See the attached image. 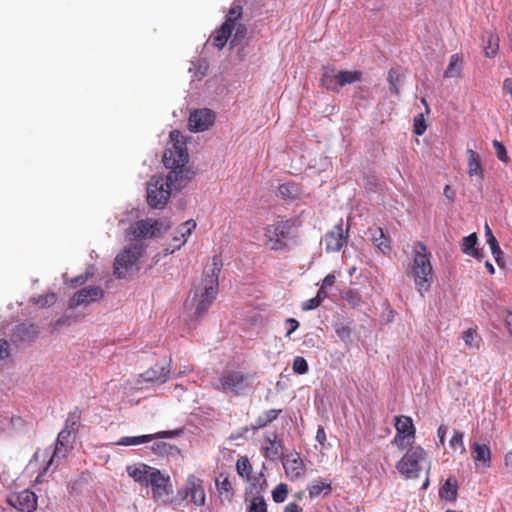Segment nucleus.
<instances>
[{
  "mask_svg": "<svg viewBox=\"0 0 512 512\" xmlns=\"http://www.w3.org/2000/svg\"><path fill=\"white\" fill-rule=\"evenodd\" d=\"M170 144L163 155V163L170 172L164 178L154 175L147 183V203L155 209L163 208L172 190L184 188L193 178L194 172L186 167L189 155L184 136L178 130L169 134Z\"/></svg>",
  "mask_w": 512,
  "mask_h": 512,
  "instance_id": "f257e3e1",
  "label": "nucleus"
},
{
  "mask_svg": "<svg viewBox=\"0 0 512 512\" xmlns=\"http://www.w3.org/2000/svg\"><path fill=\"white\" fill-rule=\"evenodd\" d=\"M221 257L215 255L203 273L201 280L190 290L184 306L192 311L196 319L201 318L217 297L219 288V274L222 268Z\"/></svg>",
  "mask_w": 512,
  "mask_h": 512,
  "instance_id": "f03ea898",
  "label": "nucleus"
},
{
  "mask_svg": "<svg viewBox=\"0 0 512 512\" xmlns=\"http://www.w3.org/2000/svg\"><path fill=\"white\" fill-rule=\"evenodd\" d=\"M172 224L167 218H146L138 220L125 230V237L130 243H143L162 237Z\"/></svg>",
  "mask_w": 512,
  "mask_h": 512,
  "instance_id": "7ed1b4c3",
  "label": "nucleus"
},
{
  "mask_svg": "<svg viewBox=\"0 0 512 512\" xmlns=\"http://www.w3.org/2000/svg\"><path fill=\"white\" fill-rule=\"evenodd\" d=\"M411 276L413 277L417 291L423 295L432 284L433 270L430 261V254L422 242H418L413 249V263L411 267Z\"/></svg>",
  "mask_w": 512,
  "mask_h": 512,
  "instance_id": "20e7f679",
  "label": "nucleus"
},
{
  "mask_svg": "<svg viewBox=\"0 0 512 512\" xmlns=\"http://www.w3.org/2000/svg\"><path fill=\"white\" fill-rule=\"evenodd\" d=\"M147 245L143 243H130L120 252L114 261V275L119 278H126L134 273L138 262L143 256Z\"/></svg>",
  "mask_w": 512,
  "mask_h": 512,
  "instance_id": "39448f33",
  "label": "nucleus"
},
{
  "mask_svg": "<svg viewBox=\"0 0 512 512\" xmlns=\"http://www.w3.org/2000/svg\"><path fill=\"white\" fill-rule=\"evenodd\" d=\"M252 375L240 371H224L213 387L223 393L239 395L251 386Z\"/></svg>",
  "mask_w": 512,
  "mask_h": 512,
  "instance_id": "423d86ee",
  "label": "nucleus"
},
{
  "mask_svg": "<svg viewBox=\"0 0 512 512\" xmlns=\"http://www.w3.org/2000/svg\"><path fill=\"white\" fill-rule=\"evenodd\" d=\"M293 223L290 220H279L265 228V245L271 250H282L292 237Z\"/></svg>",
  "mask_w": 512,
  "mask_h": 512,
  "instance_id": "0eeeda50",
  "label": "nucleus"
},
{
  "mask_svg": "<svg viewBox=\"0 0 512 512\" xmlns=\"http://www.w3.org/2000/svg\"><path fill=\"white\" fill-rule=\"evenodd\" d=\"M148 487L151 489V497L155 502L163 505L176 504L177 500L173 497L169 475L158 469L150 479Z\"/></svg>",
  "mask_w": 512,
  "mask_h": 512,
  "instance_id": "6e6552de",
  "label": "nucleus"
},
{
  "mask_svg": "<svg viewBox=\"0 0 512 512\" xmlns=\"http://www.w3.org/2000/svg\"><path fill=\"white\" fill-rule=\"evenodd\" d=\"M426 453L420 446L410 447L397 463L399 473L407 478H417L421 472V463L425 460Z\"/></svg>",
  "mask_w": 512,
  "mask_h": 512,
  "instance_id": "1a4fd4ad",
  "label": "nucleus"
},
{
  "mask_svg": "<svg viewBox=\"0 0 512 512\" xmlns=\"http://www.w3.org/2000/svg\"><path fill=\"white\" fill-rule=\"evenodd\" d=\"M72 448L64 447V445L56 444L55 446L48 447L42 454V461L45 463L40 471L37 481L41 482L40 478L45 476L49 471L56 470L67 458Z\"/></svg>",
  "mask_w": 512,
  "mask_h": 512,
  "instance_id": "9d476101",
  "label": "nucleus"
},
{
  "mask_svg": "<svg viewBox=\"0 0 512 512\" xmlns=\"http://www.w3.org/2000/svg\"><path fill=\"white\" fill-rule=\"evenodd\" d=\"M171 377V360L165 363H156L154 366L146 370L136 380L133 389H144V383L156 382L159 384L167 382Z\"/></svg>",
  "mask_w": 512,
  "mask_h": 512,
  "instance_id": "9b49d317",
  "label": "nucleus"
},
{
  "mask_svg": "<svg viewBox=\"0 0 512 512\" xmlns=\"http://www.w3.org/2000/svg\"><path fill=\"white\" fill-rule=\"evenodd\" d=\"M180 501L190 498V501L197 507L205 505L206 495L203 482L195 475H189L185 485L179 491Z\"/></svg>",
  "mask_w": 512,
  "mask_h": 512,
  "instance_id": "f8f14e48",
  "label": "nucleus"
},
{
  "mask_svg": "<svg viewBox=\"0 0 512 512\" xmlns=\"http://www.w3.org/2000/svg\"><path fill=\"white\" fill-rule=\"evenodd\" d=\"M104 294L105 292L100 286H86L70 298L69 307L76 308L81 305L97 302L104 297Z\"/></svg>",
  "mask_w": 512,
  "mask_h": 512,
  "instance_id": "ddd939ff",
  "label": "nucleus"
},
{
  "mask_svg": "<svg viewBox=\"0 0 512 512\" xmlns=\"http://www.w3.org/2000/svg\"><path fill=\"white\" fill-rule=\"evenodd\" d=\"M283 440L279 439L276 431L266 432L261 443V450L265 459L275 461L282 457Z\"/></svg>",
  "mask_w": 512,
  "mask_h": 512,
  "instance_id": "4468645a",
  "label": "nucleus"
},
{
  "mask_svg": "<svg viewBox=\"0 0 512 512\" xmlns=\"http://www.w3.org/2000/svg\"><path fill=\"white\" fill-rule=\"evenodd\" d=\"M395 428L397 431L394 438L395 443L401 448L406 447L415 436L412 419L408 416H397L395 418Z\"/></svg>",
  "mask_w": 512,
  "mask_h": 512,
  "instance_id": "2eb2a0df",
  "label": "nucleus"
},
{
  "mask_svg": "<svg viewBox=\"0 0 512 512\" xmlns=\"http://www.w3.org/2000/svg\"><path fill=\"white\" fill-rule=\"evenodd\" d=\"M7 501L21 512H33L37 507V496L29 489L9 495Z\"/></svg>",
  "mask_w": 512,
  "mask_h": 512,
  "instance_id": "dca6fc26",
  "label": "nucleus"
},
{
  "mask_svg": "<svg viewBox=\"0 0 512 512\" xmlns=\"http://www.w3.org/2000/svg\"><path fill=\"white\" fill-rule=\"evenodd\" d=\"M348 229H343L342 220L333 229L325 234L324 243L327 252H338L348 241Z\"/></svg>",
  "mask_w": 512,
  "mask_h": 512,
  "instance_id": "f3484780",
  "label": "nucleus"
},
{
  "mask_svg": "<svg viewBox=\"0 0 512 512\" xmlns=\"http://www.w3.org/2000/svg\"><path fill=\"white\" fill-rule=\"evenodd\" d=\"M282 465L286 476L294 481L302 478L305 474V465L299 453L290 452L281 457Z\"/></svg>",
  "mask_w": 512,
  "mask_h": 512,
  "instance_id": "a211bd4d",
  "label": "nucleus"
},
{
  "mask_svg": "<svg viewBox=\"0 0 512 512\" xmlns=\"http://www.w3.org/2000/svg\"><path fill=\"white\" fill-rule=\"evenodd\" d=\"M214 120L215 115L210 109H198L190 114L188 126L192 132H202L211 127Z\"/></svg>",
  "mask_w": 512,
  "mask_h": 512,
  "instance_id": "6ab92c4d",
  "label": "nucleus"
},
{
  "mask_svg": "<svg viewBox=\"0 0 512 512\" xmlns=\"http://www.w3.org/2000/svg\"><path fill=\"white\" fill-rule=\"evenodd\" d=\"M157 470V468L144 463H135L126 467L128 476L145 487H148L150 479Z\"/></svg>",
  "mask_w": 512,
  "mask_h": 512,
  "instance_id": "aec40b11",
  "label": "nucleus"
},
{
  "mask_svg": "<svg viewBox=\"0 0 512 512\" xmlns=\"http://www.w3.org/2000/svg\"><path fill=\"white\" fill-rule=\"evenodd\" d=\"M491 450L488 445L474 442L471 445V457L476 467L489 468L491 466Z\"/></svg>",
  "mask_w": 512,
  "mask_h": 512,
  "instance_id": "412c9836",
  "label": "nucleus"
},
{
  "mask_svg": "<svg viewBox=\"0 0 512 512\" xmlns=\"http://www.w3.org/2000/svg\"><path fill=\"white\" fill-rule=\"evenodd\" d=\"M38 335V327L34 324L22 323L16 326L12 334V341L18 345L33 340Z\"/></svg>",
  "mask_w": 512,
  "mask_h": 512,
  "instance_id": "4be33fe9",
  "label": "nucleus"
},
{
  "mask_svg": "<svg viewBox=\"0 0 512 512\" xmlns=\"http://www.w3.org/2000/svg\"><path fill=\"white\" fill-rule=\"evenodd\" d=\"M196 228V222L193 219L187 220L182 223L176 230L173 236V249L170 253H173L175 249H180L182 245H184L192 231Z\"/></svg>",
  "mask_w": 512,
  "mask_h": 512,
  "instance_id": "5701e85b",
  "label": "nucleus"
},
{
  "mask_svg": "<svg viewBox=\"0 0 512 512\" xmlns=\"http://www.w3.org/2000/svg\"><path fill=\"white\" fill-rule=\"evenodd\" d=\"M372 244L383 254L391 251L390 239L384 234L382 228L371 227L368 230Z\"/></svg>",
  "mask_w": 512,
  "mask_h": 512,
  "instance_id": "b1692460",
  "label": "nucleus"
},
{
  "mask_svg": "<svg viewBox=\"0 0 512 512\" xmlns=\"http://www.w3.org/2000/svg\"><path fill=\"white\" fill-rule=\"evenodd\" d=\"M164 433H156V434H148V435H141V436H124L121 437L117 442L116 445L119 446H138L141 444L148 443L152 441L155 438L162 437Z\"/></svg>",
  "mask_w": 512,
  "mask_h": 512,
  "instance_id": "393cba45",
  "label": "nucleus"
},
{
  "mask_svg": "<svg viewBox=\"0 0 512 512\" xmlns=\"http://www.w3.org/2000/svg\"><path fill=\"white\" fill-rule=\"evenodd\" d=\"M468 154V175L472 177H477L478 179L483 178V168L481 165L480 156L472 149L467 150Z\"/></svg>",
  "mask_w": 512,
  "mask_h": 512,
  "instance_id": "a878e982",
  "label": "nucleus"
},
{
  "mask_svg": "<svg viewBox=\"0 0 512 512\" xmlns=\"http://www.w3.org/2000/svg\"><path fill=\"white\" fill-rule=\"evenodd\" d=\"M477 243L478 237L476 233L464 237L461 245L462 252L473 258L480 259L482 255L479 249L476 248Z\"/></svg>",
  "mask_w": 512,
  "mask_h": 512,
  "instance_id": "bb28decb",
  "label": "nucleus"
},
{
  "mask_svg": "<svg viewBox=\"0 0 512 512\" xmlns=\"http://www.w3.org/2000/svg\"><path fill=\"white\" fill-rule=\"evenodd\" d=\"M281 413L280 409H270L265 412H263L261 415H259L254 423L251 424V429L258 430L261 428L266 427L271 422H273L275 419H277L278 415Z\"/></svg>",
  "mask_w": 512,
  "mask_h": 512,
  "instance_id": "cd10ccee",
  "label": "nucleus"
},
{
  "mask_svg": "<svg viewBox=\"0 0 512 512\" xmlns=\"http://www.w3.org/2000/svg\"><path fill=\"white\" fill-rule=\"evenodd\" d=\"M457 489V480L453 477H449L440 488V497L446 501H455L457 498Z\"/></svg>",
  "mask_w": 512,
  "mask_h": 512,
  "instance_id": "c85d7f7f",
  "label": "nucleus"
},
{
  "mask_svg": "<svg viewBox=\"0 0 512 512\" xmlns=\"http://www.w3.org/2000/svg\"><path fill=\"white\" fill-rule=\"evenodd\" d=\"M331 491V482H325L322 480H314L308 486L309 497L311 499L317 498L321 493H324L325 495L330 494Z\"/></svg>",
  "mask_w": 512,
  "mask_h": 512,
  "instance_id": "c756f323",
  "label": "nucleus"
},
{
  "mask_svg": "<svg viewBox=\"0 0 512 512\" xmlns=\"http://www.w3.org/2000/svg\"><path fill=\"white\" fill-rule=\"evenodd\" d=\"M321 83L328 90H337L339 88L338 71L333 68H325L322 74Z\"/></svg>",
  "mask_w": 512,
  "mask_h": 512,
  "instance_id": "7c9ffc66",
  "label": "nucleus"
},
{
  "mask_svg": "<svg viewBox=\"0 0 512 512\" xmlns=\"http://www.w3.org/2000/svg\"><path fill=\"white\" fill-rule=\"evenodd\" d=\"M485 235H486V239H487V244L490 247L491 253H492L495 261L497 262V264L499 266H501L502 251L500 249L497 239L495 238V236L493 235L491 229L489 228V226L487 224L485 225Z\"/></svg>",
  "mask_w": 512,
  "mask_h": 512,
  "instance_id": "2f4dec72",
  "label": "nucleus"
},
{
  "mask_svg": "<svg viewBox=\"0 0 512 512\" xmlns=\"http://www.w3.org/2000/svg\"><path fill=\"white\" fill-rule=\"evenodd\" d=\"M278 193L285 200H294L299 197L300 189L296 183L288 182L279 185Z\"/></svg>",
  "mask_w": 512,
  "mask_h": 512,
  "instance_id": "473e14b6",
  "label": "nucleus"
},
{
  "mask_svg": "<svg viewBox=\"0 0 512 512\" xmlns=\"http://www.w3.org/2000/svg\"><path fill=\"white\" fill-rule=\"evenodd\" d=\"M462 72V57L458 54H453L450 58L448 67L444 72L445 78H454L460 76Z\"/></svg>",
  "mask_w": 512,
  "mask_h": 512,
  "instance_id": "72a5a7b5",
  "label": "nucleus"
},
{
  "mask_svg": "<svg viewBox=\"0 0 512 512\" xmlns=\"http://www.w3.org/2000/svg\"><path fill=\"white\" fill-rule=\"evenodd\" d=\"M229 24H223L213 36V45L218 49H222L227 40L232 36L233 30L229 28Z\"/></svg>",
  "mask_w": 512,
  "mask_h": 512,
  "instance_id": "f704fd0d",
  "label": "nucleus"
},
{
  "mask_svg": "<svg viewBox=\"0 0 512 512\" xmlns=\"http://www.w3.org/2000/svg\"><path fill=\"white\" fill-rule=\"evenodd\" d=\"M215 484L221 496L228 500L232 498L233 490L228 477H223V475H220V478L216 479Z\"/></svg>",
  "mask_w": 512,
  "mask_h": 512,
  "instance_id": "c9c22d12",
  "label": "nucleus"
},
{
  "mask_svg": "<svg viewBox=\"0 0 512 512\" xmlns=\"http://www.w3.org/2000/svg\"><path fill=\"white\" fill-rule=\"evenodd\" d=\"M362 73L359 71H338L339 87L361 80Z\"/></svg>",
  "mask_w": 512,
  "mask_h": 512,
  "instance_id": "e433bc0d",
  "label": "nucleus"
},
{
  "mask_svg": "<svg viewBox=\"0 0 512 512\" xmlns=\"http://www.w3.org/2000/svg\"><path fill=\"white\" fill-rule=\"evenodd\" d=\"M463 340L465 345L470 349H478L481 342V338L479 337L477 331L472 328H469L464 332Z\"/></svg>",
  "mask_w": 512,
  "mask_h": 512,
  "instance_id": "4c0bfd02",
  "label": "nucleus"
},
{
  "mask_svg": "<svg viewBox=\"0 0 512 512\" xmlns=\"http://www.w3.org/2000/svg\"><path fill=\"white\" fill-rule=\"evenodd\" d=\"M236 470L237 473L247 480H250V474L252 471V466L250 464V461L248 457H240L236 462Z\"/></svg>",
  "mask_w": 512,
  "mask_h": 512,
  "instance_id": "58836bf2",
  "label": "nucleus"
},
{
  "mask_svg": "<svg viewBox=\"0 0 512 512\" xmlns=\"http://www.w3.org/2000/svg\"><path fill=\"white\" fill-rule=\"evenodd\" d=\"M71 429L63 428L56 439V444L64 445V447L73 448L74 437Z\"/></svg>",
  "mask_w": 512,
  "mask_h": 512,
  "instance_id": "ea45409f",
  "label": "nucleus"
},
{
  "mask_svg": "<svg viewBox=\"0 0 512 512\" xmlns=\"http://www.w3.org/2000/svg\"><path fill=\"white\" fill-rule=\"evenodd\" d=\"M247 512H267L265 499L260 495L254 496L248 506Z\"/></svg>",
  "mask_w": 512,
  "mask_h": 512,
  "instance_id": "a19ab883",
  "label": "nucleus"
},
{
  "mask_svg": "<svg viewBox=\"0 0 512 512\" xmlns=\"http://www.w3.org/2000/svg\"><path fill=\"white\" fill-rule=\"evenodd\" d=\"M241 15H242V7L241 6L236 5L234 7H231L224 24H229L228 25L229 28L234 30L237 20L241 17Z\"/></svg>",
  "mask_w": 512,
  "mask_h": 512,
  "instance_id": "79ce46f5",
  "label": "nucleus"
},
{
  "mask_svg": "<svg viewBox=\"0 0 512 512\" xmlns=\"http://www.w3.org/2000/svg\"><path fill=\"white\" fill-rule=\"evenodd\" d=\"M288 495V487L284 483L278 484L272 491L273 501L276 503H282L286 500Z\"/></svg>",
  "mask_w": 512,
  "mask_h": 512,
  "instance_id": "37998d69",
  "label": "nucleus"
},
{
  "mask_svg": "<svg viewBox=\"0 0 512 512\" xmlns=\"http://www.w3.org/2000/svg\"><path fill=\"white\" fill-rule=\"evenodd\" d=\"M401 74L397 69H391L388 74V81L390 84V90L394 94H399V84H400Z\"/></svg>",
  "mask_w": 512,
  "mask_h": 512,
  "instance_id": "c03bdc74",
  "label": "nucleus"
},
{
  "mask_svg": "<svg viewBox=\"0 0 512 512\" xmlns=\"http://www.w3.org/2000/svg\"><path fill=\"white\" fill-rule=\"evenodd\" d=\"M450 446L454 450L459 449L461 454L466 453V448L463 442V433L460 431H455L453 437L450 440Z\"/></svg>",
  "mask_w": 512,
  "mask_h": 512,
  "instance_id": "a18cd8bd",
  "label": "nucleus"
},
{
  "mask_svg": "<svg viewBox=\"0 0 512 512\" xmlns=\"http://www.w3.org/2000/svg\"><path fill=\"white\" fill-rule=\"evenodd\" d=\"M234 34L232 33V40H231V45H237L238 42H240L242 39L245 38L246 34H247V28L244 24H241V23H236L235 25V28H234Z\"/></svg>",
  "mask_w": 512,
  "mask_h": 512,
  "instance_id": "49530a36",
  "label": "nucleus"
},
{
  "mask_svg": "<svg viewBox=\"0 0 512 512\" xmlns=\"http://www.w3.org/2000/svg\"><path fill=\"white\" fill-rule=\"evenodd\" d=\"M10 345L7 340L0 339V366H4L10 359Z\"/></svg>",
  "mask_w": 512,
  "mask_h": 512,
  "instance_id": "de8ad7c7",
  "label": "nucleus"
},
{
  "mask_svg": "<svg viewBox=\"0 0 512 512\" xmlns=\"http://www.w3.org/2000/svg\"><path fill=\"white\" fill-rule=\"evenodd\" d=\"M492 144L495 149L497 158L504 163H508L509 156L503 143L498 140H493Z\"/></svg>",
  "mask_w": 512,
  "mask_h": 512,
  "instance_id": "09e8293b",
  "label": "nucleus"
},
{
  "mask_svg": "<svg viewBox=\"0 0 512 512\" xmlns=\"http://www.w3.org/2000/svg\"><path fill=\"white\" fill-rule=\"evenodd\" d=\"M292 368L295 373L303 375L308 372V363L305 358L297 356L294 358Z\"/></svg>",
  "mask_w": 512,
  "mask_h": 512,
  "instance_id": "8fccbe9b",
  "label": "nucleus"
},
{
  "mask_svg": "<svg viewBox=\"0 0 512 512\" xmlns=\"http://www.w3.org/2000/svg\"><path fill=\"white\" fill-rule=\"evenodd\" d=\"M55 301H56V295L54 293H48L44 296H39L35 300V304L38 305L39 307L43 308V307L53 305Z\"/></svg>",
  "mask_w": 512,
  "mask_h": 512,
  "instance_id": "3c124183",
  "label": "nucleus"
},
{
  "mask_svg": "<svg viewBox=\"0 0 512 512\" xmlns=\"http://www.w3.org/2000/svg\"><path fill=\"white\" fill-rule=\"evenodd\" d=\"M79 418H80V416H79L78 412L74 411V412L70 413L66 419L64 428L71 429L72 432L75 433Z\"/></svg>",
  "mask_w": 512,
  "mask_h": 512,
  "instance_id": "603ef678",
  "label": "nucleus"
},
{
  "mask_svg": "<svg viewBox=\"0 0 512 512\" xmlns=\"http://www.w3.org/2000/svg\"><path fill=\"white\" fill-rule=\"evenodd\" d=\"M285 324L287 326L286 337H289L299 327V322L294 318H287Z\"/></svg>",
  "mask_w": 512,
  "mask_h": 512,
  "instance_id": "864d4df0",
  "label": "nucleus"
},
{
  "mask_svg": "<svg viewBox=\"0 0 512 512\" xmlns=\"http://www.w3.org/2000/svg\"><path fill=\"white\" fill-rule=\"evenodd\" d=\"M320 304H321V302L319 301V299L314 297V298H311V299L305 301L302 305V309L305 311L313 310V309L317 308Z\"/></svg>",
  "mask_w": 512,
  "mask_h": 512,
  "instance_id": "5fc2aeb1",
  "label": "nucleus"
},
{
  "mask_svg": "<svg viewBox=\"0 0 512 512\" xmlns=\"http://www.w3.org/2000/svg\"><path fill=\"white\" fill-rule=\"evenodd\" d=\"M345 299L352 305L357 306L359 304L360 298L357 292L355 291H348L345 295Z\"/></svg>",
  "mask_w": 512,
  "mask_h": 512,
  "instance_id": "6e6d98bb",
  "label": "nucleus"
},
{
  "mask_svg": "<svg viewBox=\"0 0 512 512\" xmlns=\"http://www.w3.org/2000/svg\"><path fill=\"white\" fill-rule=\"evenodd\" d=\"M336 334L341 340L346 341L350 338L351 331L348 327L341 326L336 329Z\"/></svg>",
  "mask_w": 512,
  "mask_h": 512,
  "instance_id": "4d7b16f0",
  "label": "nucleus"
},
{
  "mask_svg": "<svg viewBox=\"0 0 512 512\" xmlns=\"http://www.w3.org/2000/svg\"><path fill=\"white\" fill-rule=\"evenodd\" d=\"M88 278H89V277H88V275H85V276H83V275L77 276V277L72 278V279L70 280V285H71L72 287H77V286H79V285L84 284V283L88 280Z\"/></svg>",
  "mask_w": 512,
  "mask_h": 512,
  "instance_id": "13d9d810",
  "label": "nucleus"
},
{
  "mask_svg": "<svg viewBox=\"0 0 512 512\" xmlns=\"http://www.w3.org/2000/svg\"><path fill=\"white\" fill-rule=\"evenodd\" d=\"M316 441L323 445L325 444V441H326V433H325V430L323 427H319L317 432H316Z\"/></svg>",
  "mask_w": 512,
  "mask_h": 512,
  "instance_id": "bf43d9fd",
  "label": "nucleus"
},
{
  "mask_svg": "<svg viewBox=\"0 0 512 512\" xmlns=\"http://www.w3.org/2000/svg\"><path fill=\"white\" fill-rule=\"evenodd\" d=\"M335 276L333 274H328L322 281V287L324 288H330L334 285L335 283Z\"/></svg>",
  "mask_w": 512,
  "mask_h": 512,
  "instance_id": "052dcab7",
  "label": "nucleus"
},
{
  "mask_svg": "<svg viewBox=\"0 0 512 512\" xmlns=\"http://www.w3.org/2000/svg\"><path fill=\"white\" fill-rule=\"evenodd\" d=\"M446 433H447V427L444 425H441L437 430V435H438L439 442L441 445H444Z\"/></svg>",
  "mask_w": 512,
  "mask_h": 512,
  "instance_id": "680f3d73",
  "label": "nucleus"
},
{
  "mask_svg": "<svg viewBox=\"0 0 512 512\" xmlns=\"http://www.w3.org/2000/svg\"><path fill=\"white\" fill-rule=\"evenodd\" d=\"M284 512H303V509L296 503H289L285 507Z\"/></svg>",
  "mask_w": 512,
  "mask_h": 512,
  "instance_id": "e2e57ef3",
  "label": "nucleus"
},
{
  "mask_svg": "<svg viewBox=\"0 0 512 512\" xmlns=\"http://www.w3.org/2000/svg\"><path fill=\"white\" fill-rule=\"evenodd\" d=\"M186 391V389L180 385V384H177L174 389H173V395L175 397H177L179 400L181 399L182 397V394Z\"/></svg>",
  "mask_w": 512,
  "mask_h": 512,
  "instance_id": "0e129e2a",
  "label": "nucleus"
},
{
  "mask_svg": "<svg viewBox=\"0 0 512 512\" xmlns=\"http://www.w3.org/2000/svg\"><path fill=\"white\" fill-rule=\"evenodd\" d=\"M503 89L510 94L512 99V79L507 78L503 83Z\"/></svg>",
  "mask_w": 512,
  "mask_h": 512,
  "instance_id": "69168bd1",
  "label": "nucleus"
},
{
  "mask_svg": "<svg viewBox=\"0 0 512 512\" xmlns=\"http://www.w3.org/2000/svg\"><path fill=\"white\" fill-rule=\"evenodd\" d=\"M504 464L512 470V452H508L504 457Z\"/></svg>",
  "mask_w": 512,
  "mask_h": 512,
  "instance_id": "338daca9",
  "label": "nucleus"
},
{
  "mask_svg": "<svg viewBox=\"0 0 512 512\" xmlns=\"http://www.w3.org/2000/svg\"><path fill=\"white\" fill-rule=\"evenodd\" d=\"M506 325L508 327V330L510 334L512 335V312L508 313L505 319Z\"/></svg>",
  "mask_w": 512,
  "mask_h": 512,
  "instance_id": "774afa93",
  "label": "nucleus"
}]
</instances>
